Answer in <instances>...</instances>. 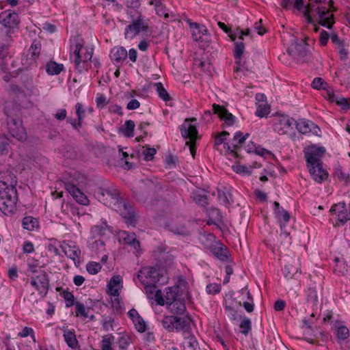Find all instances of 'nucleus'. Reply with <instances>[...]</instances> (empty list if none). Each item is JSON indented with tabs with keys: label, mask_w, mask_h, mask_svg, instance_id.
Masks as SVG:
<instances>
[{
	"label": "nucleus",
	"mask_w": 350,
	"mask_h": 350,
	"mask_svg": "<svg viewBox=\"0 0 350 350\" xmlns=\"http://www.w3.org/2000/svg\"><path fill=\"white\" fill-rule=\"evenodd\" d=\"M304 0H282L281 5L284 8H288L293 5L298 10L304 9V16L308 23L318 21L322 26L328 29L334 23V14L336 8L332 0H308V5L304 8Z\"/></svg>",
	"instance_id": "nucleus-1"
},
{
	"label": "nucleus",
	"mask_w": 350,
	"mask_h": 350,
	"mask_svg": "<svg viewBox=\"0 0 350 350\" xmlns=\"http://www.w3.org/2000/svg\"><path fill=\"white\" fill-rule=\"evenodd\" d=\"M95 195L103 204L120 212L127 224H133L135 215L133 208L119 198V192L116 189L99 187Z\"/></svg>",
	"instance_id": "nucleus-2"
},
{
	"label": "nucleus",
	"mask_w": 350,
	"mask_h": 350,
	"mask_svg": "<svg viewBox=\"0 0 350 350\" xmlns=\"http://www.w3.org/2000/svg\"><path fill=\"white\" fill-rule=\"evenodd\" d=\"M84 40L79 36L70 40V59L79 72L87 70L88 64L93 55V49L84 46Z\"/></svg>",
	"instance_id": "nucleus-3"
},
{
	"label": "nucleus",
	"mask_w": 350,
	"mask_h": 350,
	"mask_svg": "<svg viewBox=\"0 0 350 350\" xmlns=\"http://www.w3.org/2000/svg\"><path fill=\"white\" fill-rule=\"evenodd\" d=\"M131 21L124 31V37L126 40H133L140 33H146L148 30V21L141 12L137 10L129 9L126 11Z\"/></svg>",
	"instance_id": "nucleus-4"
},
{
	"label": "nucleus",
	"mask_w": 350,
	"mask_h": 350,
	"mask_svg": "<svg viewBox=\"0 0 350 350\" xmlns=\"http://www.w3.org/2000/svg\"><path fill=\"white\" fill-rule=\"evenodd\" d=\"M163 327L168 332H182L183 337L191 332L192 319L188 315L178 317L174 315L164 316L161 320Z\"/></svg>",
	"instance_id": "nucleus-5"
},
{
	"label": "nucleus",
	"mask_w": 350,
	"mask_h": 350,
	"mask_svg": "<svg viewBox=\"0 0 350 350\" xmlns=\"http://www.w3.org/2000/svg\"><path fill=\"white\" fill-rule=\"evenodd\" d=\"M17 201V190L0 189V210L5 215L10 216L15 213Z\"/></svg>",
	"instance_id": "nucleus-6"
},
{
	"label": "nucleus",
	"mask_w": 350,
	"mask_h": 350,
	"mask_svg": "<svg viewBox=\"0 0 350 350\" xmlns=\"http://www.w3.org/2000/svg\"><path fill=\"white\" fill-rule=\"evenodd\" d=\"M191 122H196V119L193 118L185 120L181 126V134L185 139H189L186 144L189 146L191 154L194 157L196 154L195 142L198 135V130L196 126L191 124Z\"/></svg>",
	"instance_id": "nucleus-7"
},
{
	"label": "nucleus",
	"mask_w": 350,
	"mask_h": 350,
	"mask_svg": "<svg viewBox=\"0 0 350 350\" xmlns=\"http://www.w3.org/2000/svg\"><path fill=\"white\" fill-rule=\"evenodd\" d=\"M30 285L42 297H45L49 289V277L47 273L38 271L36 274L29 275Z\"/></svg>",
	"instance_id": "nucleus-8"
},
{
	"label": "nucleus",
	"mask_w": 350,
	"mask_h": 350,
	"mask_svg": "<svg viewBox=\"0 0 350 350\" xmlns=\"http://www.w3.org/2000/svg\"><path fill=\"white\" fill-rule=\"evenodd\" d=\"M312 87L317 90H324L325 93L323 94V96L327 100H329L330 102H336V103L340 105H347V103L345 99L341 98L340 100H338L336 98L332 88L322 78H314L312 82Z\"/></svg>",
	"instance_id": "nucleus-9"
},
{
	"label": "nucleus",
	"mask_w": 350,
	"mask_h": 350,
	"mask_svg": "<svg viewBox=\"0 0 350 350\" xmlns=\"http://www.w3.org/2000/svg\"><path fill=\"white\" fill-rule=\"evenodd\" d=\"M325 152L323 148L310 146L304 148V154L308 168L322 163L321 157Z\"/></svg>",
	"instance_id": "nucleus-10"
},
{
	"label": "nucleus",
	"mask_w": 350,
	"mask_h": 350,
	"mask_svg": "<svg viewBox=\"0 0 350 350\" xmlns=\"http://www.w3.org/2000/svg\"><path fill=\"white\" fill-rule=\"evenodd\" d=\"M329 212L331 219L336 221V226L344 225L350 220L349 213L347 212L346 204L343 202L332 206Z\"/></svg>",
	"instance_id": "nucleus-11"
},
{
	"label": "nucleus",
	"mask_w": 350,
	"mask_h": 350,
	"mask_svg": "<svg viewBox=\"0 0 350 350\" xmlns=\"http://www.w3.org/2000/svg\"><path fill=\"white\" fill-rule=\"evenodd\" d=\"M248 133L243 134L241 131H237L235 133L232 142L231 144H225L224 145V150L228 154V155L232 156L234 157H238V149L240 146L245 141V139L248 137Z\"/></svg>",
	"instance_id": "nucleus-12"
},
{
	"label": "nucleus",
	"mask_w": 350,
	"mask_h": 350,
	"mask_svg": "<svg viewBox=\"0 0 350 350\" xmlns=\"http://www.w3.org/2000/svg\"><path fill=\"white\" fill-rule=\"evenodd\" d=\"M61 248L65 255L73 260L75 265L79 264L81 250L75 242L64 241L61 245Z\"/></svg>",
	"instance_id": "nucleus-13"
},
{
	"label": "nucleus",
	"mask_w": 350,
	"mask_h": 350,
	"mask_svg": "<svg viewBox=\"0 0 350 350\" xmlns=\"http://www.w3.org/2000/svg\"><path fill=\"white\" fill-rule=\"evenodd\" d=\"M16 176L10 171L0 172V189L16 190Z\"/></svg>",
	"instance_id": "nucleus-14"
},
{
	"label": "nucleus",
	"mask_w": 350,
	"mask_h": 350,
	"mask_svg": "<svg viewBox=\"0 0 350 350\" xmlns=\"http://www.w3.org/2000/svg\"><path fill=\"white\" fill-rule=\"evenodd\" d=\"M123 288V280L119 275L111 278L107 285V293L111 297H120Z\"/></svg>",
	"instance_id": "nucleus-15"
},
{
	"label": "nucleus",
	"mask_w": 350,
	"mask_h": 350,
	"mask_svg": "<svg viewBox=\"0 0 350 350\" xmlns=\"http://www.w3.org/2000/svg\"><path fill=\"white\" fill-rule=\"evenodd\" d=\"M176 299V293L172 287H167L165 289V295H162L161 291L155 293V301L160 306H167Z\"/></svg>",
	"instance_id": "nucleus-16"
},
{
	"label": "nucleus",
	"mask_w": 350,
	"mask_h": 350,
	"mask_svg": "<svg viewBox=\"0 0 350 350\" xmlns=\"http://www.w3.org/2000/svg\"><path fill=\"white\" fill-rule=\"evenodd\" d=\"M212 107L213 113L217 114L226 126H230L234 124L235 117L224 106L214 103Z\"/></svg>",
	"instance_id": "nucleus-17"
},
{
	"label": "nucleus",
	"mask_w": 350,
	"mask_h": 350,
	"mask_svg": "<svg viewBox=\"0 0 350 350\" xmlns=\"http://www.w3.org/2000/svg\"><path fill=\"white\" fill-rule=\"evenodd\" d=\"M0 23L5 27H14L18 23V15L10 10L2 12L0 14Z\"/></svg>",
	"instance_id": "nucleus-18"
},
{
	"label": "nucleus",
	"mask_w": 350,
	"mask_h": 350,
	"mask_svg": "<svg viewBox=\"0 0 350 350\" xmlns=\"http://www.w3.org/2000/svg\"><path fill=\"white\" fill-rule=\"evenodd\" d=\"M294 120L287 116L280 117L273 124V129L280 135L286 133L291 127Z\"/></svg>",
	"instance_id": "nucleus-19"
},
{
	"label": "nucleus",
	"mask_w": 350,
	"mask_h": 350,
	"mask_svg": "<svg viewBox=\"0 0 350 350\" xmlns=\"http://www.w3.org/2000/svg\"><path fill=\"white\" fill-rule=\"evenodd\" d=\"M62 331L64 340L68 347L74 350L77 349L79 347V341L75 331L68 329L67 327H64Z\"/></svg>",
	"instance_id": "nucleus-20"
},
{
	"label": "nucleus",
	"mask_w": 350,
	"mask_h": 350,
	"mask_svg": "<svg viewBox=\"0 0 350 350\" xmlns=\"http://www.w3.org/2000/svg\"><path fill=\"white\" fill-rule=\"evenodd\" d=\"M117 237L119 242L121 243L133 245L135 249L139 246V243L136 240L135 234L133 232L120 230L117 234Z\"/></svg>",
	"instance_id": "nucleus-21"
},
{
	"label": "nucleus",
	"mask_w": 350,
	"mask_h": 350,
	"mask_svg": "<svg viewBox=\"0 0 350 350\" xmlns=\"http://www.w3.org/2000/svg\"><path fill=\"white\" fill-rule=\"evenodd\" d=\"M193 40L195 41H202V36L206 34L207 29L203 25L197 23H192L190 20L187 21Z\"/></svg>",
	"instance_id": "nucleus-22"
},
{
	"label": "nucleus",
	"mask_w": 350,
	"mask_h": 350,
	"mask_svg": "<svg viewBox=\"0 0 350 350\" xmlns=\"http://www.w3.org/2000/svg\"><path fill=\"white\" fill-rule=\"evenodd\" d=\"M308 170L312 178L317 183H322L327 178V173L323 169L322 163L313 165L312 167L308 168Z\"/></svg>",
	"instance_id": "nucleus-23"
},
{
	"label": "nucleus",
	"mask_w": 350,
	"mask_h": 350,
	"mask_svg": "<svg viewBox=\"0 0 350 350\" xmlns=\"http://www.w3.org/2000/svg\"><path fill=\"white\" fill-rule=\"evenodd\" d=\"M9 131L12 136L18 140L24 141L27 139L25 128L21 124H18L16 121L10 125Z\"/></svg>",
	"instance_id": "nucleus-24"
},
{
	"label": "nucleus",
	"mask_w": 350,
	"mask_h": 350,
	"mask_svg": "<svg viewBox=\"0 0 350 350\" xmlns=\"http://www.w3.org/2000/svg\"><path fill=\"white\" fill-rule=\"evenodd\" d=\"M290 50L293 55L299 58H304L308 53V45L305 41L301 40L300 43L295 42L293 44Z\"/></svg>",
	"instance_id": "nucleus-25"
},
{
	"label": "nucleus",
	"mask_w": 350,
	"mask_h": 350,
	"mask_svg": "<svg viewBox=\"0 0 350 350\" xmlns=\"http://www.w3.org/2000/svg\"><path fill=\"white\" fill-rule=\"evenodd\" d=\"M110 57L113 64H122L127 57V51L123 47H114L111 52Z\"/></svg>",
	"instance_id": "nucleus-26"
},
{
	"label": "nucleus",
	"mask_w": 350,
	"mask_h": 350,
	"mask_svg": "<svg viewBox=\"0 0 350 350\" xmlns=\"http://www.w3.org/2000/svg\"><path fill=\"white\" fill-rule=\"evenodd\" d=\"M148 4L154 6L158 16L165 19L170 17V13L164 5L163 0H149Z\"/></svg>",
	"instance_id": "nucleus-27"
},
{
	"label": "nucleus",
	"mask_w": 350,
	"mask_h": 350,
	"mask_svg": "<svg viewBox=\"0 0 350 350\" xmlns=\"http://www.w3.org/2000/svg\"><path fill=\"white\" fill-rule=\"evenodd\" d=\"M334 273L338 275H344L348 272V265L346 261L341 258L336 257L334 260Z\"/></svg>",
	"instance_id": "nucleus-28"
},
{
	"label": "nucleus",
	"mask_w": 350,
	"mask_h": 350,
	"mask_svg": "<svg viewBox=\"0 0 350 350\" xmlns=\"http://www.w3.org/2000/svg\"><path fill=\"white\" fill-rule=\"evenodd\" d=\"M73 176L74 178L72 179L65 183L66 189L72 197L76 193H78V191H79L77 184H79V179L80 178V175L77 173H75Z\"/></svg>",
	"instance_id": "nucleus-29"
},
{
	"label": "nucleus",
	"mask_w": 350,
	"mask_h": 350,
	"mask_svg": "<svg viewBox=\"0 0 350 350\" xmlns=\"http://www.w3.org/2000/svg\"><path fill=\"white\" fill-rule=\"evenodd\" d=\"M88 247L96 253L105 251V243L102 239L90 238L88 242Z\"/></svg>",
	"instance_id": "nucleus-30"
},
{
	"label": "nucleus",
	"mask_w": 350,
	"mask_h": 350,
	"mask_svg": "<svg viewBox=\"0 0 350 350\" xmlns=\"http://www.w3.org/2000/svg\"><path fill=\"white\" fill-rule=\"evenodd\" d=\"M167 307L172 312L178 314H183L186 310V306L184 301L177 298Z\"/></svg>",
	"instance_id": "nucleus-31"
},
{
	"label": "nucleus",
	"mask_w": 350,
	"mask_h": 350,
	"mask_svg": "<svg viewBox=\"0 0 350 350\" xmlns=\"http://www.w3.org/2000/svg\"><path fill=\"white\" fill-rule=\"evenodd\" d=\"M183 350H199L198 342L193 334L184 336Z\"/></svg>",
	"instance_id": "nucleus-32"
},
{
	"label": "nucleus",
	"mask_w": 350,
	"mask_h": 350,
	"mask_svg": "<svg viewBox=\"0 0 350 350\" xmlns=\"http://www.w3.org/2000/svg\"><path fill=\"white\" fill-rule=\"evenodd\" d=\"M314 124L306 119H299L296 122V128L298 131L302 134L310 133Z\"/></svg>",
	"instance_id": "nucleus-33"
},
{
	"label": "nucleus",
	"mask_w": 350,
	"mask_h": 350,
	"mask_svg": "<svg viewBox=\"0 0 350 350\" xmlns=\"http://www.w3.org/2000/svg\"><path fill=\"white\" fill-rule=\"evenodd\" d=\"M229 135L230 133L228 132L222 131L221 133H217L215 135L214 146L217 150L222 151L221 146H223V148H224L225 144H228V142H226V141L227 139V137L229 136Z\"/></svg>",
	"instance_id": "nucleus-34"
},
{
	"label": "nucleus",
	"mask_w": 350,
	"mask_h": 350,
	"mask_svg": "<svg viewBox=\"0 0 350 350\" xmlns=\"http://www.w3.org/2000/svg\"><path fill=\"white\" fill-rule=\"evenodd\" d=\"M64 69L62 64H57L55 62H49L46 65V71L50 75L59 74Z\"/></svg>",
	"instance_id": "nucleus-35"
},
{
	"label": "nucleus",
	"mask_w": 350,
	"mask_h": 350,
	"mask_svg": "<svg viewBox=\"0 0 350 350\" xmlns=\"http://www.w3.org/2000/svg\"><path fill=\"white\" fill-rule=\"evenodd\" d=\"M135 124L134 121L131 120H126L124 124L122 126L120 130L122 133L127 137H132L134 135V129Z\"/></svg>",
	"instance_id": "nucleus-36"
},
{
	"label": "nucleus",
	"mask_w": 350,
	"mask_h": 350,
	"mask_svg": "<svg viewBox=\"0 0 350 350\" xmlns=\"http://www.w3.org/2000/svg\"><path fill=\"white\" fill-rule=\"evenodd\" d=\"M154 87L161 99L165 102H168L172 100L171 96L168 94L167 90L164 88L161 82L155 83Z\"/></svg>",
	"instance_id": "nucleus-37"
},
{
	"label": "nucleus",
	"mask_w": 350,
	"mask_h": 350,
	"mask_svg": "<svg viewBox=\"0 0 350 350\" xmlns=\"http://www.w3.org/2000/svg\"><path fill=\"white\" fill-rule=\"evenodd\" d=\"M27 270L30 273L29 275H33L38 273V271H44V269H41L40 262L38 260L34 258H29L27 260Z\"/></svg>",
	"instance_id": "nucleus-38"
},
{
	"label": "nucleus",
	"mask_w": 350,
	"mask_h": 350,
	"mask_svg": "<svg viewBox=\"0 0 350 350\" xmlns=\"http://www.w3.org/2000/svg\"><path fill=\"white\" fill-rule=\"evenodd\" d=\"M75 315L86 319L89 317L90 308H87L83 303L76 302L75 304Z\"/></svg>",
	"instance_id": "nucleus-39"
},
{
	"label": "nucleus",
	"mask_w": 350,
	"mask_h": 350,
	"mask_svg": "<svg viewBox=\"0 0 350 350\" xmlns=\"http://www.w3.org/2000/svg\"><path fill=\"white\" fill-rule=\"evenodd\" d=\"M146 275L148 277V280L146 282L148 284H154L159 282V274L155 267H150L147 269Z\"/></svg>",
	"instance_id": "nucleus-40"
},
{
	"label": "nucleus",
	"mask_w": 350,
	"mask_h": 350,
	"mask_svg": "<svg viewBox=\"0 0 350 350\" xmlns=\"http://www.w3.org/2000/svg\"><path fill=\"white\" fill-rule=\"evenodd\" d=\"M22 225L25 229L28 230H33L36 228L38 227V222L36 219H35L32 217L28 216V217H25L23 219Z\"/></svg>",
	"instance_id": "nucleus-41"
},
{
	"label": "nucleus",
	"mask_w": 350,
	"mask_h": 350,
	"mask_svg": "<svg viewBox=\"0 0 350 350\" xmlns=\"http://www.w3.org/2000/svg\"><path fill=\"white\" fill-rule=\"evenodd\" d=\"M107 225H96L91 228V237L94 239H101L106 232Z\"/></svg>",
	"instance_id": "nucleus-42"
},
{
	"label": "nucleus",
	"mask_w": 350,
	"mask_h": 350,
	"mask_svg": "<svg viewBox=\"0 0 350 350\" xmlns=\"http://www.w3.org/2000/svg\"><path fill=\"white\" fill-rule=\"evenodd\" d=\"M336 336L340 340H346L349 336V330L346 326L340 325L336 327Z\"/></svg>",
	"instance_id": "nucleus-43"
},
{
	"label": "nucleus",
	"mask_w": 350,
	"mask_h": 350,
	"mask_svg": "<svg viewBox=\"0 0 350 350\" xmlns=\"http://www.w3.org/2000/svg\"><path fill=\"white\" fill-rule=\"evenodd\" d=\"M113 341L114 336L113 335L104 336L100 343V350H111V345Z\"/></svg>",
	"instance_id": "nucleus-44"
},
{
	"label": "nucleus",
	"mask_w": 350,
	"mask_h": 350,
	"mask_svg": "<svg viewBox=\"0 0 350 350\" xmlns=\"http://www.w3.org/2000/svg\"><path fill=\"white\" fill-rule=\"evenodd\" d=\"M244 50V44L243 43L242 40L238 39V40L235 42V48L234 51V58L237 59H240L243 55Z\"/></svg>",
	"instance_id": "nucleus-45"
},
{
	"label": "nucleus",
	"mask_w": 350,
	"mask_h": 350,
	"mask_svg": "<svg viewBox=\"0 0 350 350\" xmlns=\"http://www.w3.org/2000/svg\"><path fill=\"white\" fill-rule=\"evenodd\" d=\"M270 113V107L267 103L260 104L258 106L255 114L260 118L267 116Z\"/></svg>",
	"instance_id": "nucleus-46"
},
{
	"label": "nucleus",
	"mask_w": 350,
	"mask_h": 350,
	"mask_svg": "<svg viewBox=\"0 0 350 350\" xmlns=\"http://www.w3.org/2000/svg\"><path fill=\"white\" fill-rule=\"evenodd\" d=\"M102 268L101 265L96 262H90L86 265V269L90 274L95 275L98 273Z\"/></svg>",
	"instance_id": "nucleus-47"
},
{
	"label": "nucleus",
	"mask_w": 350,
	"mask_h": 350,
	"mask_svg": "<svg viewBox=\"0 0 350 350\" xmlns=\"http://www.w3.org/2000/svg\"><path fill=\"white\" fill-rule=\"evenodd\" d=\"M276 217L280 222H284L283 224H280L281 230L283 229L284 225L288 222L291 218L290 214L283 208H281V212L277 215Z\"/></svg>",
	"instance_id": "nucleus-48"
},
{
	"label": "nucleus",
	"mask_w": 350,
	"mask_h": 350,
	"mask_svg": "<svg viewBox=\"0 0 350 350\" xmlns=\"http://www.w3.org/2000/svg\"><path fill=\"white\" fill-rule=\"evenodd\" d=\"M232 170L237 174L242 175H250L252 172V168L250 167L241 165H233Z\"/></svg>",
	"instance_id": "nucleus-49"
},
{
	"label": "nucleus",
	"mask_w": 350,
	"mask_h": 350,
	"mask_svg": "<svg viewBox=\"0 0 350 350\" xmlns=\"http://www.w3.org/2000/svg\"><path fill=\"white\" fill-rule=\"evenodd\" d=\"M316 321V312H313L309 319L304 318L302 320V327L311 329Z\"/></svg>",
	"instance_id": "nucleus-50"
},
{
	"label": "nucleus",
	"mask_w": 350,
	"mask_h": 350,
	"mask_svg": "<svg viewBox=\"0 0 350 350\" xmlns=\"http://www.w3.org/2000/svg\"><path fill=\"white\" fill-rule=\"evenodd\" d=\"M250 33V31L249 29H247L245 30H241L238 32H235L233 33L229 34V37L232 41H235L237 38H238L240 40H243L244 36H249Z\"/></svg>",
	"instance_id": "nucleus-51"
},
{
	"label": "nucleus",
	"mask_w": 350,
	"mask_h": 350,
	"mask_svg": "<svg viewBox=\"0 0 350 350\" xmlns=\"http://www.w3.org/2000/svg\"><path fill=\"white\" fill-rule=\"evenodd\" d=\"M133 323L139 332L143 333L146 330L147 325L142 317H139L136 320H134Z\"/></svg>",
	"instance_id": "nucleus-52"
},
{
	"label": "nucleus",
	"mask_w": 350,
	"mask_h": 350,
	"mask_svg": "<svg viewBox=\"0 0 350 350\" xmlns=\"http://www.w3.org/2000/svg\"><path fill=\"white\" fill-rule=\"evenodd\" d=\"M131 340L129 335H123L118 339V344L120 349H126L131 344Z\"/></svg>",
	"instance_id": "nucleus-53"
},
{
	"label": "nucleus",
	"mask_w": 350,
	"mask_h": 350,
	"mask_svg": "<svg viewBox=\"0 0 350 350\" xmlns=\"http://www.w3.org/2000/svg\"><path fill=\"white\" fill-rule=\"evenodd\" d=\"M63 297L66 302V306L67 308H70L72 306L75 305V297L73 294L68 291H65L63 293Z\"/></svg>",
	"instance_id": "nucleus-54"
},
{
	"label": "nucleus",
	"mask_w": 350,
	"mask_h": 350,
	"mask_svg": "<svg viewBox=\"0 0 350 350\" xmlns=\"http://www.w3.org/2000/svg\"><path fill=\"white\" fill-rule=\"evenodd\" d=\"M76 114L79 120L83 122L85 117L86 109L84 108L83 105L77 103L75 105Z\"/></svg>",
	"instance_id": "nucleus-55"
},
{
	"label": "nucleus",
	"mask_w": 350,
	"mask_h": 350,
	"mask_svg": "<svg viewBox=\"0 0 350 350\" xmlns=\"http://www.w3.org/2000/svg\"><path fill=\"white\" fill-rule=\"evenodd\" d=\"M73 198L80 204L88 205L89 204L88 198L80 189L78 191V193H76Z\"/></svg>",
	"instance_id": "nucleus-56"
},
{
	"label": "nucleus",
	"mask_w": 350,
	"mask_h": 350,
	"mask_svg": "<svg viewBox=\"0 0 350 350\" xmlns=\"http://www.w3.org/2000/svg\"><path fill=\"white\" fill-rule=\"evenodd\" d=\"M241 332L247 334L251 329V321L248 318L243 319L240 323Z\"/></svg>",
	"instance_id": "nucleus-57"
},
{
	"label": "nucleus",
	"mask_w": 350,
	"mask_h": 350,
	"mask_svg": "<svg viewBox=\"0 0 350 350\" xmlns=\"http://www.w3.org/2000/svg\"><path fill=\"white\" fill-rule=\"evenodd\" d=\"M221 285L216 283L209 284L206 286V292L211 295L219 293L221 291Z\"/></svg>",
	"instance_id": "nucleus-58"
},
{
	"label": "nucleus",
	"mask_w": 350,
	"mask_h": 350,
	"mask_svg": "<svg viewBox=\"0 0 350 350\" xmlns=\"http://www.w3.org/2000/svg\"><path fill=\"white\" fill-rule=\"evenodd\" d=\"M298 268L293 267L291 265H288L284 267V275L288 278H292L294 275L297 272Z\"/></svg>",
	"instance_id": "nucleus-59"
},
{
	"label": "nucleus",
	"mask_w": 350,
	"mask_h": 350,
	"mask_svg": "<svg viewBox=\"0 0 350 350\" xmlns=\"http://www.w3.org/2000/svg\"><path fill=\"white\" fill-rule=\"evenodd\" d=\"M336 176L338 180L343 182L345 184H347L350 182V176L349 174L343 172L341 170H338L336 172Z\"/></svg>",
	"instance_id": "nucleus-60"
},
{
	"label": "nucleus",
	"mask_w": 350,
	"mask_h": 350,
	"mask_svg": "<svg viewBox=\"0 0 350 350\" xmlns=\"http://www.w3.org/2000/svg\"><path fill=\"white\" fill-rule=\"evenodd\" d=\"M96 103L98 108H103L107 104V97L102 94H97Z\"/></svg>",
	"instance_id": "nucleus-61"
},
{
	"label": "nucleus",
	"mask_w": 350,
	"mask_h": 350,
	"mask_svg": "<svg viewBox=\"0 0 350 350\" xmlns=\"http://www.w3.org/2000/svg\"><path fill=\"white\" fill-rule=\"evenodd\" d=\"M157 150L153 148H147L143 151V155L146 161H150L153 159Z\"/></svg>",
	"instance_id": "nucleus-62"
},
{
	"label": "nucleus",
	"mask_w": 350,
	"mask_h": 350,
	"mask_svg": "<svg viewBox=\"0 0 350 350\" xmlns=\"http://www.w3.org/2000/svg\"><path fill=\"white\" fill-rule=\"evenodd\" d=\"M245 150L248 153L255 152V153H256L257 154H259V155H263L264 152L266 151V150H264V149L261 150H256V148H255V145L254 144L253 142H251L250 144L247 145L245 147Z\"/></svg>",
	"instance_id": "nucleus-63"
},
{
	"label": "nucleus",
	"mask_w": 350,
	"mask_h": 350,
	"mask_svg": "<svg viewBox=\"0 0 350 350\" xmlns=\"http://www.w3.org/2000/svg\"><path fill=\"white\" fill-rule=\"evenodd\" d=\"M329 38V33L325 31V30H323L319 36V43L320 45L322 46H325L327 44L328 40Z\"/></svg>",
	"instance_id": "nucleus-64"
}]
</instances>
